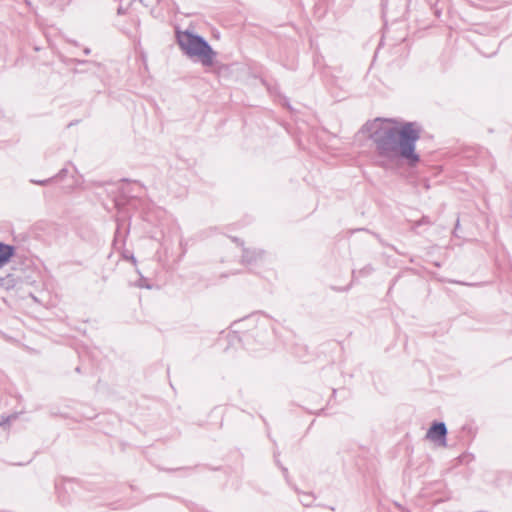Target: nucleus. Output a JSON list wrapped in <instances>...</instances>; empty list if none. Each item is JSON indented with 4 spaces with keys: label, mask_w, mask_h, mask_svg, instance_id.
<instances>
[{
    "label": "nucleus",
    "mask_w": 512,
    "mask_h": 512,
    "mask_svg": "<svg viewBox=\"0 0 512 512\" xmlns=\"http://www.w3.org/2000/svg\"><path fill=\"white\" fill-rule=\"evenodd\" d=\"M364 128L379 156L389 160L402 159L412 167L419 163L416 142L420 139L421 128L416 122L397 126L392 120L376 118Z\"/></svg>",
    "instance_id": "obj_1"
},
{
    "label": "nucleus",
    "mask_w": 512,
    "mask_h": 512,
    "mask_svg": "<svg viewBox=\"0 0 512 512\" xmlns=\"http://www.w3.org/2000/svg\"><path fill=\"white\" fill-rule=\"evenodd\" d=\"M176 42L182 52L190 59H198L203 66H212L217 55L211 45L202 36L189 30L175 32Z\"/></svg>",
    "instance_id": "obj_2"
},
{
    "label": "nucleus",
    "mask_w": 512,
    "mask_h": 512,
    "mask_svg": "<svg viewBox=\"0 0 512 512\" xmlns=\"http://www.w3.org/2000/svg\"><path fill=\"white\" fill-rule=\"evenodd\" d=\"M447 427L444 422H433L426 433V438L437 443L439 446L447 445Z\"/></svg>",
    "instance_id": "obj_3"
},
{
    "label": "nucleus",
    "mask_w": 512,
    "mask_h": 512,
    "mask_svg": "<svg viewBox=\"0 0 512 512\" xmlns=\"http://www.w3.org/2000/svg\"><path fill=\"white\" fill-rule=\"evenodd\" d=\"M265 252L260 249H245L243 251V262L248 265H253L263 260Z\"/></svg>",
    "instance_id": "obj_4"
},
{
    "label": "nucleus",
    "mask_w": 512,
    "mask_h": 512,
    "mask_svg": "<svg viewBox=\"0 0 512 512\" xmlns=\"http://www.w3.org/2000/svg\"><path fill=\"white\" fill-rule=\"evenodd\" d=\"M15 254V247L0 241V268L8 264Z\"/></svg>",
    "instance_id": "obj_5"
},
{
    "label": "nucleus",
    "mask_w": 512,
    "mask_h": 512,
    "mask_svg": "<svg viewBox=\"0 0 512 512\" xmlns=\"http://www.w3.org/2000/svg\"><path fill=\"white\" fill-rule=\"evenodd\" d=\"M15 286V280L11 274L0 276V287L4 289H11Z\"/></svg>",
    "instance_id": "obj_6"
},
{
    "label": "nucleus",
    "mask_w": 512,
    "mask_h": 512,
    "mask_svg": "<svg viewBox=\"0 0 512 512\" xmlns=\"http://www.w3.org/2000/svg\"><path fill=\"white\" fill-rule=\"evenodd\" d=\"M299 501L302 503L303 506L309 507L312 505L314 497L310 493H302L299 497Z\"/></svg>",
    "instance_id": "obj_7"
},
{
    "label": "nucleus",
    "mask_w": 512,
    "mask_h": 512,
    "mask_svg": "<svg viewBox=\"0 0 512 512\" xmlns=\"http://www.w3.org/2000/svg\"><path fill=\"white\" fill-rule=\"evenodd\" d=\"M17 418V414H12L8 416H2L0 421V427H6L11 423L12 420H15Z\"/></svg>",
    "instance_id": "obj_8"
},
{
    "label": "nucleus",
    "mask_w": 512,
    "mask_h": 512,
    "mask_svg": "<svg viewBox=\"0 0 512 512\" xmlns=\"http://www.w3.org/2000/svg\"><path fill=\"white\" fill-rule=\"evenodd\" d=\"M53 180H54V178H53V177L48 178V179H44V180H35V179H32V180H31V183H33V184H37V185H41V186H46V185H48L49 183H51Z\"/></svg>",
    "instance_id": "obj_9"
},
{
    "label": "nucleus",
    "mask_w": 512,
    "mask_h": 512,
    "mask_svg": "<svg viewBox=\"0 0 512 512\" xmlns=\"http://www.w3.org/2000/svg\"><path fill=\"white\" fill-rule=\"evenodd\" d=\"M372 270H373V268L370 265H367L359 271V274L360 275H368L372 272Z\"/></svg>",
    "instance_id": "obj_10"
},
{
    "label": "nucleus",
    "mask_w": 512,
    "mask_h": 512,
    "mask_svg": "<svg viewBox=\"0 0 512 512\" xmlns=\"http://www.w3.org/2000/svg\"><path fill=\"white\" fill-rule=\"evenodd\" d=\"M137 286H138V287H141V288L145 287V288H147V289H150V288H151V286L148 284L147 280H146V279H144V278H141V279L139 280V282H138Z\"/></svg>",
    "instance_id": "obj_11"
},
{
    "label": "nucleus",
    "mask_w": 512,
    "mask_h": 512,
    "mask_svg": "<svg viewBox=\"0 0 512 512\" xmlns=\"http://www.w3.org/2000/svg\"><path fill=\"white\" fill-rule=\"evenodd\" d=\"M67 172H68V171H67V169H66V168H63V169H61V170L59 171V173H58L56 176H54L53 178H54V179H55V178H63V177L67 174Z\"/></svg>",
    "instance_id": "obj_12"
},
{
    "label": "nucleus",
    "mask_w": 512,
    "mask_h": 512,
    "mask_svg": "<svg viewBox=\"0 0 512 512\" xmlns=\"http://www.w3.org/2000/svg\"><path fill=\"white\" fill-rule=\"evenodd\" d=\"M90 52H91V50H90L89 48H85V49H84V54H85V55H89V54H90Z\"/></svg>",
    "instance_id": "obj_13"
},
{
    "label": "nucleus",
    "mask_w": 512,
    "mask_h": 512,
    "mask_svg": "<svg viewBox=\"0 0 512 512\" xmlns=\"http://www.w3.org/2000/svg\"><path fill=\"white\" fill-rule=\"evenodd\" d=\"M123 13H124V11H123L122 7H119L118 8V14H123Z\"/></svg>",
    "instance_id": "obj_14"
},
{
    "label": "nucleus",
    "mask_w": 512,
    "mask_h": 512,
    "mask_svg": "<svg viewBox=\"0 0 512 512\" xmlns=\"http://www.w3.org/2000/svg\"><path fill=\"white\" fill-rule=\"evenodd\" d=\"M283 472L284 473H287V469L286 468H282Z\"/></svg>",
    "instance_id": "obj_15"
}]
</instances>
